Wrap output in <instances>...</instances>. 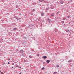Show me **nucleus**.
<instances>
[{
    "mask_svg": "<svg viewBox=\"0 0 74 74\" xmlns=\"http://www.w3.org/2000/svg\"><path fill=\"white\" fill-rule=\"evenodd\" d=\"M39 1L40 2H42V1H44V0H39Z\"/></svg>",
    "mask_w": 74,
    "mask_h": 74,
    "instance_id": "10",
    "label": "nucleus"
},
{
    "mask_svg": "<svg viewBox=\"0 0 74 74\" xmlns=\"http://www.w3.org/2000/svg\"><path fill=\"white\" fill-rule=\"evenodd\" d=\"M19 15H21V13H19Z\"/></svg>",
    "mask_w": 74,
    "mask_h": 74,
    "instance_id": "32",
    "label": "nucleus"
},
{
    "mask_svg": "<svg viewBox=\"0 0 74 74\" xmlns=\"http://www.w3.org/2000/svg\"><path fill=\"white\" fill-rule=\"evenodd\" d=\"M20 51H21V52H23V53L24 52V51L23 49L21 50Z\"/></svg>",
    "mask_w": 74,
    "mask_h": 74,
    "instance_id": "14",
    "label": "nucleus"
},
{
    "mask_svg": "<svg viewBox=\"0 0 74 74\" xmlns=\"http://www.w3.org/2000/svg\"><path fill=\"white\" fill-rule=\"evenodd\" d=\"M14 18H15V19H16L17 20H18V19H19V18H18V17L16 16H15L14 17Z\"/></svg>",
    "mask_w": 74,
    "mask_h": 74,
    "instance_id": "6",
    "label": "nucleus"
},
{
    "mask_svg": "<svg viewBox=\"0 0 74 74\" xmlns=\"http://www.w3.org/2000/svg\"><path fill=\"white\" fill-rule=\"evenodd\" d=\"M44 16V13L42 12L41 13V16Z\"/></svg>",
    "mask_w": 74,
    "mask_h": 74,
    "instance_id": "9",
    "label": "nucleus"
},
{
    "mask_svg": "<svg viewBox=\"0 0 74 74\" xmlns=\"http://www.w3.org/2000/svg\"><path fill=\"white\" fill-rule=\"evenodd\" d=\"M42 58L43 59H47V56H43Z\"/></svg>",
    "mask_w": 74,
    "mask_h": 74,
    "instance_id": "4",
    "label": "nucleus"
},
{
    "mask_svg": "<svg viewBox=\"0 0 74 74\" xmlns=\"http://www.w3.org/2000/svg\"><path fill=\"white\" fill-rule=\"evenodd\" d=\"M62 23H64V21H61Z\"/></svg>",
    "mask_w": 74,
    "mask_h": 74,
    "instance_id": "13",
    "label": "nucleus"
},
{
    "mask_svg": "<svg viewBox=\"0 0 74 74\" xmlns=\"http://www.w3.org/2000/svg\"><path fill=\"white\" fill-rule=\"evenodd\" d=\"M62 20H65L66 19V18L65 17H63L62 18Z\"/></svg>",
    "mask_w": 74,
    "mask_h": 74,
    "instance_id": "12",
    "label": "nucleus"
},
{
    "mask_svg": "<svg viewBox=\"0 0 74 74\" xmlns=\"http://www.w3.org/2000/svg\"><path fill=\"white\" fill-rule=\"evenodd\" d=\"M12 64L13 65V66H14V63H12Z\"/></svg>",
    "mask_w": 74,
    "mask_h": 74,
    "instance_id": "25",
    "label": "nucleus"
},
{
    "mask_svg": "<svg viewBox=\"0 0 74 74\" xmlns=\"http://www.w3.org/2000/svg\"><path fill=\"white\" fill-rule=\"evenodd\" d=\"M8 64H10V62H8Z\"/></svg>",
    "mask_w": 74,
    "mask_h": 74,
    "instance_id": "31",
    "label": "nucleus"
},
{
    "mask_svg": "<svg viewBox=\"0 0 74 74\" xmlns=\"http://www.w3.org/2000/svg\"><path fill=\"white\" fill-rule=\"evenodd\" d=\"M38 56H39V54H38Z\"/></svg>",
    "mask_w": 74,
    "mask_h": 74,
    "instance_id": "39",
    "label": "nucleus"
},
{
    "mask_svg": "<svg viewBox=\"0 0 74 74\" xmlns=\"http://www.w3.org/2000/svg\"><path fill=\"white\" fill-rule=\"evenodd\" d=\"M72 62V60H70L68 61V63H71Z\"/></svg>",
    "mask_w": 74,
    "mask_h": 74,
    "instance_id": "7",
    "label": "nucleus"
},
{
    "mask_svg": "<svg viewBox=\"0 0 74 74\" xmlns=\"http://www.w3.org/2000/svg\"><path fill=\"white\" fill-rule=\"evenodd\" d=\"M42 22H44V20H43V21H42Z\"/></svg>",
    "mask_w": 74,
    "mask_h": 74,
    "instance_id": "40",
    "label": "nucleus"
},
{
    "mask_svg": "<svg viewBox=\"0 0 74 74\" xmlns=\"http://www.w3.org/2000/svg\"><path fill=\"white\" fill-rule=\"evenodd\" d=\"M18 19L19 20V19H21V18H18Z\"/></svg>",
    "mask_w": 74,
    "mask_h": 74,
    "instance_id": "35",
    "label": "nucleus"
},
{
    "mask_svg": "<svg viewBox=\"0 0 74 74\" xmlns=\"http://www.w3.org/2000/svg\"><path fill=\"white\" fill-rule=\"evenodd\" d=\"M1 74H4V73H3V72H1Z\"/></svg>",
    "mask_w": 74,
    "mask_h": 74,
    "instance_id": "19",
    "label": "nucleus"
},
{
    "mask_svg": "<svg viewBox=\"0 0 74 74\" xmlns=\"http://www.w3.org/2000/svg\"><path fill=\"white\" fill-rule=\"evenodd\" d=\"M31 15H33V13L31 12L30 13Z\"/></svg>",
    "mask_w": 74,
    "mask_h": 74,
    "instance_id": "16",
    "label": "nucleus"
},
{
    "mask_svg": "<svg viewBox=\"0 0 74 74\" xmlns=\"http://www.w3.org/2000/svg\"><path fill=\"white\" fill-rule=\"evenodd\" d=\"M12 25H15V23L13 24H12Z\"/></svg>",
    "mask_w": 74,
    "mask_h": 74,
    "instance_id": "28",
    "label": "nucleus"
},
{
    "mask_svg": "<svg viewBox=\"0 0 74 74\" xmlns=\"http://www.w3.org/2000/svg\"><path fill=\"white\" fill-rule=\"evenodd\" d=\"M65 31H66V32H68L67 30H65Z\"/></svg>",
    "mask_w": 74,
    "mask_h": 74,
    "instance_id": "29",
    "label": "nucleus"
},
{
    "mask_svg": "<svg viewBox=\"0 0 74 74\" xmlns=\"http://www.w3.org/2000/svg\"><path fill=\"white\" fill-rule=\"evenodd\" d=\"M45 62H43V64H45Z\"/></svg>",
    "mask_w": 74,
    "mask_h": 74,
    "instance_id": "33",
    "label": "nucleus"
},
{
    "mask_svg": "<svg viewBox=\"0 0 74 74\" xmlns=\"http://www.w3.org/2000/svg\"><path fill=\"white\" fill-rule=\"evenodd\" d=\"M29 57L30 58H32V56H29Z\"/></svg>",
    "mask_w": 74,
    "mask_h": 74,
    "instance_id": "23",
    "label": "nucleus"
},
{
    "mask_svg": "<svg viewBox=\"0 0 74 74\" xmlns=\"http://www.w3.org/2000/svg\"><path fill=\"white\" fill-rule=\"evenodd\" d=\"M48 8H46V10H48Z\"/></svg>",
    "mask_w": 74,
    "mask_h": 74,
    "instance_id": "30",
    "label": "nucleus"
},
{
    "mask_svg": "<svg viewBox=\"0 0 74 74\" xmlns=\"http://www.w3.org/2000/svg\"><path fill=\"white\" fill-rule=\"evenodd\" d=\"M12 69H14V67H12Z\"/></svg>",
    "mask_w": 74,
    "mask_h": 74,
    "instance_id": "38",
    "label": "nucleus"
},
{
    "mask_svg": "<svg viewBox=\"0 0 74 74\" xmlns=\"http://www.w3.org/2000/svg\"><path fill=\"white\" fill-rule=\"evenodd\" d=\"M69 23V24H70V23Z\"/></svg>",
    "mask_w": 74,
    "mask_h": 74,
    "instance_id": "37",
    "label": "nucleus"
},
{
    "mask_svg": "<svg viewBox=\"0 0 74 74\" xmlns=\"http://www.w3.org/2000/svg\"><path fill=\"white\" fill-rule=\"evenodd\" d=\"M57 67H59V65H57Z\"/></svg>",
    "mask_w": 74,
    "mask_h": 74,
    "instance_id": "27",
    "label": "nucleus"
},
{
    "mask_svg": "<svg viewBox=\"0 0 74 74\" xmlns=\"http://www.w3.org/2000/svg\"><path fill=\"white\" fill-rule=\"evenodd\" d=\"M18 5H16V8H18Z\"/></svg>",
    "mask_w": 74,
    "mask_h": 74,
    "instance_id": "22",
    "label": "nucleus"
},
{
    "mask_svg": "<svg viewBox=\"0 0 74 74\" xmlns=\"http://www.w3.org/2000/svg\"><path fill=\"white\" fill-rule=\"evenodd\" d=\"M64 3V1H61L60 2V4H63V3Z\"/></svg>",
    "mask_w": 74,
    "mask_h": 74,
    "instance_id": "5",
    "label": "nucleus"
},
{
    "mask_svg": "<svg viewBox=\"0 0 74 74\" xmlns=\"http://www.w3.org/2000/svg\"><path fill=\"white\" fill-rule=\"evenodd\" d=\"M8 60H10V59H9Z\"/></svg>",
    "mask_w": 74,
    "mask_h": 74,
    "instance_id": "41",
    "label": "nucleus"
},
{
    "mask_svg": "<svg viewBox=\"0 0 74 74\" xmlns=\"http://www.w3.org/2000/svg\"><path fill=\"white\" fill-rule=\"evenodd\" d=\"M19 74H22V73L20 72L19 73Z\"/></svg>",
    "mask_w": 74,
    "mask_h": 74,
    "instance_id": "34",
    "label": "nucleus"
},
{
    "mask_svg": "<svg viewBox=\"0 0 74 74\" xmlns=\"http://www.w3.org/2000/svg\"><path fill=\"white\" fill-rule=\"evenodd\" d=\"M46 62L47 63H49L50 62V60H47L46 61Z\"/></svg>",
    "mask_w": 74,
    "mask_h": 74,
    "instance_id": "2",
    "label": "nucleus"
},
{
    "mask_svg": "<svg viewBox=\"0 0 74 74\" xmlns=\"http://www.w3.org/2000/svg\"><path fill=\"white\" fill-rule=\"evenodd\" d=\"M32 11H35V9H33Z\"/></svg>",
    "mask_w": 74,
    "mask_h": 74,
    "instance_id": "20",
    "label": "nucleus"
},
{
    "mask_svg": "<svg viewBox=\"0 0 74 74\" xmlns=\"http://www.w3.org/2000/svg\"><path fill=\"white\" fill-rule=\"evenodd\" d=\"M24 40H26L27 39V37H24Z\"/></svg>",
    "mask_w": 74,
    "mask_h": 74,
    "instance_id": "15",
    "label": "nucleus"
},
{
    "mask_svg": "<svg viewBox=\"0 0 74 74\" xmlns=\"http://www.w3.org/2000/svg\"><path fill=\"white\" fill-rule=\"evenodd\" d=\"M13 30H14V31H15L16 30H17V28H14L13 29Z\"/></svg>",
    "mask_w": 74,
    "mask_h": 74,
    "instance_id": "8",
    "label": "nucleus"
},
{
    "mask_svg": "<svg viewBox=\"0 0 74 74\" xmlns=\"http://www.w3.org/2000/svg\"><path fill=\"white\" fill-rule=\"evenodd\" d=\"M44 67L42 68L41 69L42 70H44Z\"/></svg>",
    "mask_w": 74,
    "mask_h": 74,
    "instance_id": "17",
    "label": "nucleus"
},
{
    "mask_svg": "<svg viewBox=\"0 0 74 74\" xmlns=\"http://www.w3.org/2000/svg\"><path fill=\"white\" fill-rule=\"evenodd\" d=\"M22 56H24V55H23V54H22L21 55Z\"/></svg>",
    "mask_w": 74,
    "mask_h": 74,
    "instance_id": "24",
    "label": "nucleus"
},
{
    "mask_svg": "<svg viewBox=\"0 0 74 74\" xmlns=\"http://www.w3.org/2000/svg\"><path fill=\"white\" fill-rule=\"evenodd\" d=\"M19 68H20V69H21V67H20Z\"/></svg>",
    "mask_w": 74,
    "mask_h": 74,
    "instance_id": "45",
    "label": "nucleus"
},
{
    "mask_svg": "<svg viewBox=\"0 0 74 74\" xmlns=\"http://www.w3.org/2000/svg\"><path fill=\"white\" fill-rule=\"evenodd\" d=\"M54 15H55V14L53 13H52L51 14V16H54Z\"/></svg>",
    "mask_w": 74,
    "mask_h": 74,
    "instance_id": "3",
    "label": "nucleus"
},
{
    "mask_svg": "<svg viewBox=\"0 0 74 74\" xmlns=\"http://www.w3.org/2000/svg\"><path fill=\"white\" fill-rule=\"evenodd\" d=\"M18 66H16V67H18Z\"/></svg>",
    "mask_w": 74,
    "mask_h": 74,
    "instance_id": "36",
    "label": "nucleus"
},
{
    "mask_svg": "<svg viewBox=\"0 0 74 74\" xmlns=\"http://www.w3.org/2000/svg\"><path fill=\"white\" fill-rule=\"evenodd\" d=\"M58 14H59V12H57L56 13V15H58Z\"/></svg>",
    "mask_w": 74,
    "mask_h": 74,
    "instance_id": "21",
    "label": "nucleus"
},
{
    "mask_svg": "<svg viewBox=\"0 0 74 74\" xmlns=\"http://www.w3.org/2000/svg\"><path fill=\"white\" fill-rule=\"evenodd\" d=\"M51 9H54V7H53V6H52L51 7Z\"/></svg>",
    "mask_w": 74,
    "mask_h": 74,
    "instance_id": "11",
    "label": "nucleus"
},
{
    "mask_svg": "<svg viewBox=\"0 0 74 74\" xmlns=\"http://www.w3.org/2000/svg\"><path fill=\"white\" fill-rule=\"evenodd\" d=\"M56 32H57V30H56Z\"/></svg>",
    "mask_w": 74,
    "mask_h": 74,
    "instance_id": "44",
    "label": "nucleus"
},
{
    "mask_svg": "<svg viewBox=\"0 0 74 74\" xmlns=\"http://www.w3.org/2000/svg\"><path fill=\"white\" fill-rule=\"evenodd\" d=\"M57 72H54L53 74H57Z\"/></svg>",
    "mask_w": 74,
    "mask_h": 74,
    "instance_id": "18",
    "label": "nucleus"
},
{
    "mask_svg": "<svg viewBox=\"0 0 74 74\" xmlns=\"http://www.w3.org/2000/svg\"><path fill=\"white\" fill-rule=\"evenodd\" d=\"M47 21H48V22H49V23H50L51 22V21L49 19V18H47Z\"/></svg>",
    "mask_w": 74,
    "mask_h": 74,
    "instance_id": "1",
    "label": "nucleus"
},
{
    "mask_svg": "<svg viewBox=\"0 0 74 74\" xmlns=\"http://www.w3.org/2000/svg\"><path fill=\"white\" fill-rule=\"evenodd\" d=\"M67 18H70V16H67Z\"/></svg>",
    "mask_w": 74,
    "mask_h": 74,
    "instance_id": "26",
    "label": "nucleus"
},
{
    "mask_svg": "<svg viewBox=\"0 0 74 74\" xmlns=\"http://www.w3.org/2000/svg\"><path fill=\"white\" fill-rule=\"evenodd\" d=\"M1 73V71H0V73Z\"/></svg>",
    "mask_w": 74,
    "mask_h": 74,
    "instance_id": "42",
    "label": "nucleus"
},
{
    "mask_svg": "<svg viewBox=\"0 0 74 74\" xmlns=\"http://www.w3.org/2000/svg\"><path fill=\"white\" fill-rule=\"evenodd\" d=\"M32 26H34V25H32Z\"/></svg>",
    "mask_w": 74,
    "mask_h": 74,
    "instance_id": "43",
    "label": "nucleus"
},
{
    "mask_svg": "<svg viewBox=\"0 0 74 74\" xmlns=\"http://www.w3.org/2000/svg\"><path fill=\"white\" fill-rule=\"evenodd\" d=\"M31 29H32V28Z\"/></svg>",
    "mask_w": 74,
    "mask_h": 74,
    "instance_id": "46",
    "label": "nucleus"
}]
</instances>
